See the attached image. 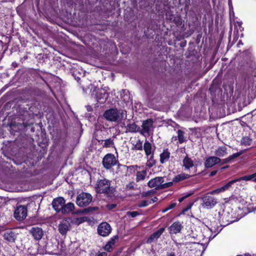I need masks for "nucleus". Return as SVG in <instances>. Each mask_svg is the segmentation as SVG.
Masks as SVG:
<instances>
[{
	"instance_id": "obj_1",
	"label": "nucleus",
	"mask_w": 256,
	"mask_h": 256,
	"mask_svg": "<svg viewBox=\"0 0 256 256\" xmlns=\"http://www.w3.org/2000/svg\"><path fill=\"white\" fill-rule=\"evenodd\" d=\"M103 116L109 122H120L126 118V112L112 108L105 111Z\"/></svg>"
},
{
	"instance_id": "obj_2",
	"label": "nucleus",
	"mask_w": 256,
	"mask_h": 256,
	"mask_svg": "<svg viewBox=\"0 0 256 256\" xmlns=\"http://www.w3.org/2000/svg\"><path fill=\"white\" fill-rule=\"evenodd\" d=\"M242 180L246 181H252L256 183V173H253L250 174L246 175L240 178L230 181L228 182L224 186L210 192V194H218L221 192H224L228 190L232 186V184H233L234 182L238 181H240Z\"/></svg>"
},
{
	"instance_id": "obj_3",
	"label": "nucleus",
	"mask_w": 256,
	"mask_h": 256,
	"mask_svg": "<svg viewBox=\"0 0 256 256\" xmlns=\"http://www.w3.org/2000/svg\"><path fill=\"white\" fill-rule=\"evenodd\" d=\"M118 164V168L120 169L121 168H125L126 166L118 164V158L112 154H106L103 158L102 164L104 167L106 169L109 170L112 166Z\"/></svg>"
},
{
	"instance_id": "obj_4",
	"label": "nucleus",
	"mask_w": 256,
	"mask_h": 256,
	"mask_svg": "<svg viewBox=\"0 0 256 256\" xmlns=\"http://www.w3.org/2000/svg\"><path fill=\"white\" fill-rule=\"evenodd\" d=\"M110 181L106 178L98 180L96 186V190L100 194L108 193L111 190Z\"/></svg>"
},
{
	"instance_id": "obj_5",
	"label": "nucleus",
	"mask_w": 256,
	"mask_h": 256,
	"mask_svg": "<svg viewBox=\"0 0 256 256\" xmlns=\"http://www.w3.org/2000/svg\"><path fill=\"white\" fill-rule=\"evenodd\" d=\"M92 195L87 192H82L76 197V204L80 207L86 206L92 202Z\"/></svg>"
},
{
	"instance_id": "obj_6",
	"label": "nucleus",
	"mask_w": 256,
	"mask_h": 256,
	"mask_svg": "<svg viewBox=\"0 0 256 256\" xmlns=\"http://www.w3.org/2000/svg\"><path fill=\"white\" fill-rule=\"evenodd\" d=\"M210 192L204 194L202 198V206L206 209L213 208L217 203L216 199L211 196Z\"/></svg>"
},
{
	"instance_id": "obj_7",
	"label": "nucleus",
	"mask_w": 256,
	"mask_h": 256,
	"mask_svg": "<svg viewBox=\"0 0 256 256\" xmlns=\"http://www.w3.org/2000/svg\"><path fill=\"white\" fill-rule=\"evenodd\" d=\"M112 228L109 224L106 222H101L98 226V233L100 236H108L112 232Z\"/></svg>"
},
{
	"instance_id": "obj_8",
	"label": "nucleus",
	"mask_w": 256,
	"mask_h": 256,
	"mask_svg": "<svg viewBox=\"0 0 256 256\" xmlns=\"http://www.w3.org/2000/svg\"><path fill=\"white\" fill-rule=\"evenodd\" d=\"M28 210L26 206L20 205L16 207L14 212V217L18 220H22L27 216Z\"/></svg>"
},
{
	"instance_id": "obj_9",
	"label": "nucleus",
	"mask_w": 256,
	"mask_h": 256,
	"mask_svg": "<svg viewBox=\"0 0 256 256\" xmlns=\"http://www.w3.org/2000/svg\"><path fill=\"white\" fill-rule=\"evenodd\" d=\"M18 233L15 229L6 230L4 233V239L10 242H14L16 240Z\"/></svg>"
},
{
	"instance_id": "obj_10",
	"label": "nucleus",
	"mask_w": 256,
	"mask_h": 256,
	"mask_svg": "<svg viewBox=\"0 0 256 256\" xmlns=\"http://www.w3.org/2000/svg\"><path fill=\"white\" fill-rule=\"evenodd\" d=\"M69 220L70 218L63 220L58 224V230L62 235L66 234L70 230V224Z\"/></svg>"
},
{
	"instance_id": "obj_11",
	"label": "nucleus",
	"mask_w": 256,
	"mask_h": 256,
	"mask_svg": "<svg viewBox=\"0 0 256 256\" xmlns=\"http://www.w3.org/2000/svg\"><path fill=\"white\" fill-rule=\"evenodd\" d=\"M153 124L154 121L151 118L144 120L142 126V130L141 133L142 134H144V133L149 134L150 132L153 128Z\"/></svg>"
},
{
	"instance_id": "obj_12",
	"label": "nucleus",
	"mask_w": 256,
	"mask_h": 256,
	"mask_svg": "<svg viewBox=\"0 0 256 256\" xmlns=\"http://www.w3.org/2000/svg\"><path fill=\"white\" fill-rule=\"evenodd\" d=\"M164 182L163 177H156L150 180L148 183V186L150 188H154L156 189L160 188L161 184Z\"/></svg>"
},
{
	"instance_id": "obj_13",
	"label": "nucleus",
	"mask_w": 256,
	"mask_h": 256,
	"mask_svg": "<svg viewBox=\"0 0 256 256\" xmlns=\"http://www.w3.org/2000/svg\"><path fill=\"white\" fill-rule=\"evenodd\" d=\"M142 148H144L146 158H148L150 156L154 155L155 146H152V144L148 140H146Z\"/></svg>"
},
{
	"instance_id": "obj_14",
	"label": "nucleus",
	"mask_w": 256,
	"mask_h": 256,
	"mask_svg": "<svg viewBox=\"0 0 256 256\" xmlns=\"http://www.w3.org/2000/svg\"><path fill=\"white\" fill-rule=\"evenodd\" d=\"M65 203V200L62 197L55 198L53 200L52 204L54 208L57 212H60L62 211L63 205Z\"/></svg>"
},
{
	"instance_id": "obj_15",
	"label": "nucleus",
	"mask_w": 256,
	"mask_h": 256,
	"mask_svg": "<svg viewBox=\"0 0 256 256\" xmlns=\"http://www.w3.org/2000/svg\"><path fill=\"white\" fill-rule=\"evenodd\" d=\"M220 162L221 160L220 158L212 156L206 158L204 162V166L206 168H210Z\"/></svg>"
},
{
	"instance_id": "obj_16",
	"label": "nucleus",
	"mask_w": 256,
	"mask_h": 256,
	"mask_svg": "<svg viewBox=\"0 0 256 256\" xmlns=\"http://www.w3.org/2000/svg\"><path fill=\"white\" fill-rule=\"evenodd\" d=\"M164 231V228H162L152 234L146 240L147 244H151L157 240Z\"/></svg>"
},
{
	"instance_id": "obj_17",
	"label": "nucleus",
	"mask_w": 256,
	"mask_h": 256,
	"mask_svg": "<svg viewBox=\"0 0 256 256\" xmlns=\"http://www.w3.org/2000/svg\"><path fill=\"white\" fill-rule=\"evenodd\" d=\"M183 226L180 222H174L168 228L170 234H177L180 232Z\"/></svg>"
},
{
	"instance_id": "obj_18",
	"label": "nucleus",
	"mask_w": 256,
	"mask_h": 256,
	"mask_svg": "<svg viewBox=\"0 0 256 256\" xmlns=\"http://www.w3.org/2000/svg\"><path fill=\"white\" fill-rule=\"evenodd\" d=\"M170 153L168 148L164 149L160 155V162L161 164L168 162L170 158Z\"/></svg>"
},
{
	"instance_id": "obj_19",
	"label": "nucleus",
	"mask_w": 256,
	"mask_h": 256,
	"mask_svg": "<svg viewBox=\"0 0 256 256\" xmlns=\"http://www.w3.org/2000/svg\"><path fill=\"white\" fill-rule=\"evenodd\" d=\"M30 232L34 238L36 240H40L43 235L42 229L38 227L32 228L30 230Z\"/></svg>"
},
{
	"instance_id": "obj_20",
	"label": "nucleus",
	"mask_w": 256,
	"mask_h": 256,
	"mask_svg": "<svg viewBox=\"0 0 256 256\" xmlns=\"http://www.w3.org/2000/svg\"><path fill=\"white\" fill-rule=\"evenodd\" d=\"M118 240V236H116L110 238V240L107 242L106 246L104 247V249L107 252H111L113 250L114 246Z\"/></svg>"
},
{
	"instance_id": "obj_21",
	"label": "nucleus",
	"mask_w": 256,
	"mask_h": 256,
	"mask_svg": "<svg viewBox=\"0 0 256 256\" xmlns=\"http://www.w3.org/2000/svg\"><path fill=\"white\" fill-rule=\"evenodd\" d=\"M214 154L218 158L224 157L227 154V148L226 146H220L216 150Z\"/></svg>"
},
{
	"instance_id": "obj_22",
	"label": "nucleus",
	"mask_w": 256,
	"mask_h": 256,
	"mask_svg": "<svg viewBox=\"0 0 256 256\" xmlns=\"http://www.w3.org/2000/svg\"><path fill=\"white\" fill-rule=\"evenodd\" d=\"M182 166L185 170H189L194 166L193 161L186 156L184 157L182 161Z\"/></svg>"
},
{
	"instance_id": "obj_23",
	"label": "nucleus",
	"mask_w": 256,
	"mask_h": 256,
	"mask_svg": "<svg viewBox=\"0 0 256 256\" xmlns=\"http://www.w3.org/2000/svg\"><path fill=\"white\" fill-rule=\"evenodd\" d=\"M192 176L191 175L186 174L185 173H182L176 176L173 180L172 182H178L184 180L188 179Z\"/></svg>"
},
{
	"instance_id": "obj_24",
	"label": "nucleus",
	"mask_w": 256,
	"mask_h": 256,
	"mask_svg": "<svg viewBox=\"0 0 256 256\" xmlns=\"http://www.w3.org/2000/svg\"><path fill=\"white\" fill-rule=\"evenodd\" d=\"M74 208V205L73 203L69 202L66 204L63 205L61 212L62 214H68Z\"/></svg>"
},
{
	"instance_id": "obj_25",
	"label": "nucleus",
	"mask_w": 256,
	"mask_h": 256,
	"mask_svg": "<svg viewBox=\"0 0 256 256\" xmlns=\"http://www.w3.org/2000/svg\"><path fill=\"white\" fill-rule=\"evenodd\" d=\"M108 97V94L104 92H98L96 94V98L99 102H103Z\"/></svg>"
},
{
	"instance_id": "obj_26",
	"label": "nucleus",
	"mask_w": 256,
	"mask_h": 256,
	"mask_svg": "<svg viewBox=\"0 0 256 256\" xmlns=\"http://www.w3.org/2000/svg\"><path fill=\"white\" fill-rule=\"evenodd\" d=\"M146 174L147 172L146 170L137 172L136 174V181L138 182L141 180H144L146 178Z\"/></svg>"
},
{
	"instance_id": "obj_27",
	"label": "nucleus",
	"mask_w": 256,
	"mask_h": 256,
	"mask_svg": "<svg viewBox=\"0 0 256 256\" xmlns=\"http://www.w3.org/2000/svg\"><path fill=\"white\" fill-rule=\"evenodd\" d=\"M178 138L180 144H182L186 141V138L184 136V132L182 130H178L177 132Z\"/></svg>"
},
{
	"instance_id": "obj_28",
	"label": "nucleus",
	"mask_w": 256,
	"mask_h": 256,
	"mask_svg": "<svg viewBox=\"0 0 256 256\" xmlns=\"http://www.w3.org/2000/svg\"><path fill=\"white\" fill-rule=\"evenodd\" d=\"M147 162H146V166L148 167V168H151L152 166H153L154 165L156 164V160L154 159V155H151V156H150V157L148 156V158H147Z\"/></svg>"
},
{
	"instance_id": "obj_29",
	"label": "nucleus",
	"mask_w": 256,
	"mask_h": 256,
	"mask_svg": "<svg viewBox=\"0 0 256 256\" xmlns=\"http://www.w3.org/2000/svg\"><path fill=\"white\" fill-rule=\"evenodd\" d=\"M126 130L130 132H135L138 130V126L134 123L130 124L127 125Z\"/></svg>"
},
{
	"instance_id": "obj_30",
	"label": "nucleus",
	"mask_w": 256,
	"mask_h": 256,
	"mask_svg": "<svg viewBox=\"0 0 256 256\" xmlns=\"http://www.w3.org/2000/svg\"><path fill=\"white\" fill-rule=\"evenodd\" d=\"M142 142L140 140H136V144H134L132 150H142L143 148Z\"/></svg>"
},
{
	"instance_id": "obj_31",
	"label": "nucleus",
	"mask_w": 256,
	"mask_h": 256,
	"mask_svg": "<svg viewBox=\"0 0 256 256\" xmlns=\"http://www.w3.org/2000/svg\"><path fill=\"white\" fill-rule=\"evenodd\" d=\"M252 140L248 136L243 137L241 140L240 144L244 146H249L252 143Z\"/></svg>"
},
{
	"instance_id": "obj_32",
	"label": "nucleus",
	"mask_w": 256,
	"mask_h": 256,
	"mask_svg": "<svg viewBox=\"0 0 256 256\" xmlns=\"http://www.w3.org/2000/svg\"><path fill=\"white\" fill-rule=\"evenodd\" d=\"M103 146L104 148H110L114 146V140L112 138H108L104 140Z\"/></svg>"
},
{
	"instance_id": "obj_33",
	"label": "nucleus",
	"mask_w": 256,
	"mask_h": 256,
	"mask_svg": "<svg viewBox=\"0 0 256 256\" xmlns=\"http://www.w3.org/2000/svg\"><path fill=\"white\" fill-rule=\"evenodd\" d=\"M86 218L85 217H80L76 218H74L72 220V222L76 225H79L80 224L84 222L86 220Z\"/></svg>"
},
{
	"instance_id": "obj_34",
	"label": "nucleus",
	"mask_w": 256,
	"mask_h": 256,
	"mask_svg": "<svg viewBox=\"0 0 256 256\" xmlns=\"http://www.w3.org/2000/svg\"><path fill=\"white\" fill-rule=\"evenodd\" d=\"M176 206V203H172L170 205H169L168 207H166V208L162 210V212H167L168 210L173 208H174Z\"/></svg>"
},
{
	"instance_id": "obj_35",
	"label": "nucleus",
	"mask_w": 256,
	"mask_h": 256,
	"mask_svg": "<svg viewBox=\"0 0 256 256\" xmlns=\"http://www.w3.org/2000/svg\"><path fill=\"white\" fill-rule=\"evenodd\" d=\"M242 154H243V152L241 151V152H238L234 154H233L230 156V160H232L233 159L236 158L238 157L239 156H240Z\"/></svg>"
},
{
	"instance_id": "obj_36",
	"label": "nucleus",
	"mask_w": 256,
	"mask_h": 256,
	"mask_svg": "<svg viewBox=\"0 0 256 256\" xmlns=\"http://www.w3.org/2000/svg\"><path fill=\"white\" fill-rule=\"evenodd\" d=\"M127 214L130 216L132 218H134L139 214V213L137 212H128Z\"/></svg>"
},
{
	"instance_id": "obj_37",
	"label": "nucleus",
	"mask_w": 256,
	"mask_h": 256,
	"mask_svg": "<svg viewBox=\"0 0 256 256\" xmlns=\"http://www.w3.org/2000/svg\"><path fill=\"white\" fill-rule=\"evenodd\" d=\"M150 204L147 200H143L138 204V206L140 208L144 207Z\"/></svg>"
},
{
	"instance_id": "obj_38",
	"label": "nucleus",
	"mask_w": 256,
	"mask_h": 256,
	"mask_svg": "<svg viewBox=\"0 0 256 256\" xmlns=\"http://www.w3.org/2000/svg\"><path fill=\"white\" fill-rule=\"evenodd\" d=\"M172 183V182L162 184L160 188H164L170 186Z\"/></svg>"
},
{
	"instance_id": "obj_39",
	"label": "nucleus",
	"mask_w": 256,
	"mask_h": 256,
	"mask_svg": "<svg viewBox=\"0 0 256 256\" xmlns=\"http://www.w3.org/2000/svg\"><path fill=\"white\" fill-rule=\"evenodd\" d=\"M126 188L128 190L134 189V184L133 182H130L126 186Z\"/></svg>"
},
{
	"instance_id": "obj_40",
	"label": "nucleus",
	"mask_w": 256,
	"mask_h": 256,
	"mask_svg": "<svg viewBox=\"0 0 256 256\" xmlns=\"http://www.w3.org/2000/svg\"><path fill=\"white\" fill-rule=\"evenodd\" d=\"M230 161H231V160H230V156H228V158H226L221 160V162H222L221 164H225L230 162Z\"/></svg>"
},
{
	"instance_id": "obj_41",
	"label": "nucleus",
	"mask_w": 256,
	"mask_h": 256,
	"mask_svg": "<svg viewBox=\"0 0 256 256\" xmlns=\"http://www.w3.org/2000/svg\"><path fill=\"white\" fill-rule=\"evenodd\" d=\"M192 194V193H190L188 194H187L184 196H182L178 199V201L180 202H182L186 198H188Z\"/></svg>"
},
{
	"instance_id": "obj_42",
	"label": "nucleus",
	"mask_w": 256,
	"mask_h": 256,
	"mask_svg": "<svg viewBox=\"0 0 256 256\" xmlns=\"http://www.w3.org/2000/svg\"><path fill=\"white\" fill-rule=\"evenodd\" d=\"M158 200V198L156 197H154L153 198H152L150 201L149 202V203L150 204H152L156 202Z\"/></svg>"
},
{
	"instance_id": "obj_43",
	"label": "nucleus",
	"mask_w": 256,
	"mask_h": 256,
	"mask_svg": "<svg viewBox=\"0 0 256 256\" xmlns=\"http://www.w3.org/2000/svg\"><path fill=\"white\" fill-rule=\"evenodd\" d=\"M96 256H107L106 252H99Z\"/></svg>"
},
{
	"instance_id": "obj_44",
	"label": "nucleus",
	"mask_w": 256,
	"mask_h": 256,
	"mask_svg": "<svg viewBox=\"0 0 256 256\" xmlns=\"http://www.w3.org/2000/svg\"><path fill=\"white\" fill-rule=\"evenodd\" d=\"M242 22H236L235 24V26L238 28V26H239L240 28H241Z\"/></svg>"
},
{
	"instance_id": "obj_45",
	"label": "nucleus",
	"mask_w": 256,
	"mask_h": 256,
	"mask_svg": "<svg viewBox=\"0 0 256 256\" xmlns=\"http://www.w3.org/2000/svg\"><path fill=\"white\" fill-rule=\"evenodd\" d=\"M32 248H28V252L30 253V256H35L34 254V253H32Z\"/></svg>"
},
{
	"instance_id": "obj_46",
	"label": "nucleus",
	"mask_w": 256,
	"mask_h": 256,
	"mask_svg": "<svg viewBox=\"0 0 256 256\" xmlns=\"http://www.w3.org/2000/svg\"><path fill=\"white\" fill-rule=\"evenodd\" d=\"M216 172H217L216 170H213L210 172V176H214L216 174Z\"/></svg>"
},
{
	"instance_id": "obj_47",
	"label": "nucleus",
	"mask_w": 256,
	"mask_h": 256,
	"mask_svg": "<svg viewBox=\"0 0 256 256\" xmlns=\"http://www.w3.org/2000/svg\"><path fill=\"white\" fill-rule=\"evenodd\" d=\"M166 256H176V255L174 252H170L167 253Z\"/></svg>"
},
{
	"instance_id": "obj_48",
	"label": "nucleus",
	"mask_w": 256,
	"mask_h": 256,
	"mask_svg": "<svg viewBox=\"0 0 256 256\" xmlns=\"http://www.w3.org/2000/svg\"><path fill=\"white\" fill-rule=\"evenodd\" d=\"M97 209L96 208H88V211L90 212V210H95Z\"/></svg>"
},
{
	"instance_id": "obj_49",
	"label": "nucleus",
	"mask_w": 256,
	"mask_h": 256,
	"mask_svg": "<svg viewBox=\"0 0 256 256\" xmlns=\"http://www.w3.org/2000/svg\"><path fill=\"white\" fill-rule=\"evenodd\" d=\"M243 256H250L249 254H245L244 255H243Z\"/></svg>"
},
{
	"instance_id": "obj_50",
	"label": "nucleus",
	"mask_w": 256,
	"mask_h": 256,
	"mask_svg": "<svg viewBox=\"0 0 256 256\" xmlns=\"http://www.w3.org/2000/svg\"><path fill=\"white\" fill-rule=\"evenodd\" d=\"M228 166H224V167L222 168V169H224V168H228Z\"/></svg>"
},
{
	"instance_id": "obj_51",
	"label": "nucleus",
	"mask_w": 256,
	"mask_h": 256,
	"mask_svg": "<svg viewBox=\"0 0 256 256\" xmlns=\"http://www.w3.org/2000/svg\"><path fill=\"white\" fill-rule=\"evenodd\" d=\"M236 256H243V255H238Z\"/></svg>"
},
{
	"instance_id": "obj_52",
	"label": "nucleus",
	"mask_w": 256,
	"mask_h": 256,
	"mask_svg": "<svg viewBox=\"0 0 256 256\" xmlns=\"http://www.w3.org/2000/svg\"><path fill=\"white\" fill-rule=\"evenodd\" d=\"M134 166H130V167H132V168H133Z\"/></svg>"
},
{
	"instance_id": "obj_53",
	"label": "nucleus",
	"mask_w": 256,
	"mask_h": 256,
	"mask_svg": "<svg viewBox=\"0 0 256 256\" xmlns=\"http://www.w3.org/2000/svg\"><path fill=\"white\" fill-rule=\"evenodd\" d=\"M255 173H256V172Z\"/></svg>"
}]
</instances>
